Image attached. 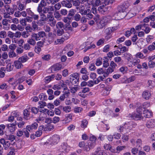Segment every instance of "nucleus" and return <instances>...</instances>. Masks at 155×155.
Returning a JSON list of instances; mask_svg holds the SVG:
<instances>
[{
	"instance_id": "45",
	"label": "nucleus",
	"mask_w": 155,
	"mask_h": 155,
	"mask_svg": "<svg viewBox=\"0 0 155 155\" xmlns=\"http://www.w3.org/2000/svg\"><path fill=\"white\" fill-rule=\"evenodd\" d=\"M136 147H140L142 144V141L140 139H137L136 141Z\"/></svg>"
},
{
	"instance_id": "64",
	"label": "nucleus",
	"mask_w": 155,
	"mask_h": 155,
	"mask_svg": "<svg viewBox=\"0 0 155 155\" xmlns=\"http://www.w3.org/2000/svg\"><path fill=\"white\" fill-rule=\"evenodd\" d=\"M148 66L150 68H153L155 67V63L153 61L150 60L148 62Z\"/></svg>"
},
{
	"instance_id": "27",
	"label": "nucleus",
	"mask_w": 155,
	"mask_h": 155,
	"mask_svg": "<svg viewBox=\"0 0 155 155\" xmlns=\"http://www.w3.org/2000/svg\"><path fill=\"white\" fill-rule=\"evenodd\" d=\"M44 126H41L39 127L38 130L35 133V135L37 137H40L42 134L41 130L44 128Z\"/></svg>"
},
{
	"instance_id": "34",
	"label": "nucleus",
	"mask_w": 155,
	"mask_h": 155,
	"mask_svg": "<svg viewBox=\"0 0 155 155\" xmlns=\"http://www.w3.org/2000/svg\"><path fill=\"white\" fill-rule=\"evenodd\" d=\"M7 34L6 31L5 30L0 31V38H5L7 37Z\"/></svg>"
},
{
	"instance_id": "18",
	"label": "nucleus",
	"mask_w": 155,
	"mask_h": 155,
	"mask_svg": "<svg viewBox=\"0 0 155 155\" xmlns=\"http://www.w3.org/2000/svg\"><path fill=\"white\" fill-rule=\"evenodd\" d=\"M46 19V17L45 15H41L40 19L37 21V23L39 26H41L45 24V21Z\"/></svg>"
},
{
	"instance_id": "21",
	"label": "nucleus",
	"mask_w": 155,
	"mask_h": 155,
	"mask_svg": "<svg viewBox=\"0 0 155 155\" xmlns=\"http://www.w3.org/2000/svg\"><path fill=\"white\" fill-rule=\"evenodd\" d=\"M143 117L146 118H150L152 116V113L148 110H145L143 111Z\"/></svg>"
},
{
	"instance_id": "25",
	"label": "nucleus",
	"mask_w": 155,
	"mask_h": 155,
	"mask_svg": "<svg viewBox=\"0 0 155 155\" xmlns=\"http://www.w3.org/2000/svg\"><path fill=\"white\" fill-rule=\"evenodd\" d=\"M89 140L88 141L89 143H91L92 144H94V146L96 145V141L97 139L96 137L94 136H91L89 138Z\"/></svg>"
},
{
	"instance_id": "7",
	"label": "nucleus",
	"mask_w": 155,
	"mask_h": 155,
	"mask_svg": "<svg viewBox=\"0 0 155 155\" xmlns=\"http://www.w3.org/2000/svg\"><path fill=\"white\" fill-rule=\"evenodd\" d=\"M127 117L131 118L132 119H134L136 120H140L143 118V116L142 115L140 114H138L136 113L129 114L128 115Z\"/></svg>"
},
{
	"instance_id": "22",
	"label": "nucleus",
	"mask_w": 155,
	"mask_h": 155,
	"mask_svg": "<svg viewBox=\"0 0 155 155\" xmlns=\"http://www.w3.org/2000/svg\"><path fill=\"white\" fill-rule=\"evenodd\" d=\"M8 20H7V19H3L2 21V25H3V28L5 30H8L9 28V27H8L7 29V27H5V26H8Z\"/></svg>"
},
{
	"instance_id": "40",
	"label": "nucleus",
	"mask_w": 155,
	"mask_h": 155,
	"mask_svg": "<svg viewBox=\"0 0 155 155\" xmlns=\"http://www.w3.org/2000/svg\"><path fill=\"white\" fill-rule=\"evenodd\" d=\"M37 37H38V40H40L39 38L40 37H44L45 36V32L43 31H41L39 32L38 34H36Z\"/></svg>"
},
{
	"instance_id": "49",
	"label": "nucleus",
	"mask_w": 155,
	"mask_h": 155,
	"mask_svg": "<svg viewBox=\"0 0 155 155\" xmlns=\"http://www.w3.org/2000/svg\"><path fill=\"white\" fill-rule=\"evenodd\" d=\"M5 70L4 68L2 67L0 70V78H3L5 75V73L4 71Z\"/></svg>"
},
{
	"instance_id": "48",
	"label": "nucleus",
	"mask_w": 155,
	"mask_h": 155,
	"mask_svg": "<svg viewBox=\"0 0 155 155\" xmlns=\"http://www.w3.org/2000/svg\"><path fill=\"white\" fill-rule=\"evenodd\" d=\"M64 39L63 38L58 39L55 41L54 43L56 45L61 44L64 42Z\"/></svg>"
},
{
	"instance_id": "24",
	"label": "nucleus",
	"mask_w": 155,
	"mask_h": 155,
	"mask_svg": "<svg viewBox=\"0 0 155 155\" xmlns=\"http://www.w3.org/2000/svg\"><path fill=\"white\" fill-rule=\"evenodd\" d=\"M17 5H18V10L20 11H22L25 8V6L24 5L19 1L17 2Z\"/></svg>"
},
{
	"instance_id": "60",
	"label": "nucleus",
	"mask_w": 155,
	"mask_h": 155,
	"mask_svg": "<svg viewBox=\"0 0 155 155\" xmlns=\"http://www.w3.org/2000/svg\"><path fill=\"white\" fill-rule=\"evenodd\" d=\"M23 48L25 50H29L30 49L31 47L30 45L27 43L24 44Z\"/></svg>"
},
{
	"instance_id": "11",
	"label": "nucleus",
	"mask_w": 155,
	"mask_h": 155,
	"mask_svg": "<svg viewBox=\"0 0 155 155\" xmlns=\"http://www.w3.org/2000/svg\"><path fill=\"white\" fill-rule=\"evenodd\" d=\"M16 122H15V123L8 124L7 125V127L8 128L9 131L11 133H13L16 129Z\"/></svg>"
},
{
	"instance_id": "42",
	"label": "nucleus",
	"mask_w": 155,
	"mask_h": 155,
	"mask_svg": "<svg viewBox=\"0 0 155 155\" xmlns=\"http://www.w3.org/2000/svg\"><path fill=\"white\" fill-rule=\"evenodd\" d=\"M71 82L74 85H75L76 84H78L79 83V79L72 78L71 79Z\"/></svg>"
},
{
	"instance_id": "3",
	"label": "nucleus",
	"mask_w": 155,
	"mask_h": 155,
	"mask_svg": "<svg viewBox=\"0 0 155 155\" xmlns=\"http://www.w3.org/2000/svg\"><path fill=\"white\" fill-rule=\"evenodd\" d=\"M93 3V5H91L92 8L91 11L93 14H96L97 12L96 7L101 5V0H95Z\"/></svg>"
},
{
	"instance_id": "54",
	"label": "nucleus",
	"mask_w": 155,
	"mask_h": 155,
	"mask_svg": "<svg viewBox=\"0 0 155 155\" xmlns=\"http://www.w3.org/2000/svg\"><path fill=\"white\" fill-rule=\"evenodd\" d=\"M61 5L59 3H58L54 5V9L56 11L59 10L61 7Z\"/></svg>"
},
{
	"instance_id": "26",
	"label": "nucleus",
	"mask_w": 155,
	"mask_h": 155,
	"mask_svg": "<svg viewBox=\"0 0 155 155\" xmlns=\"http://www.w3.org/2000/svg\"><path fill=\"white\" fill-rule=\"evenodd\" d=\"M14 64L15 67L17 69L20 68L23 66L21 62L19 60L15 61Z\"/></svg>"
},
{
	"instance_id": "8",
	"label": "nucleus",
	"mask_w": 155,
	"mask_h": 155,
	"mask_svg": "<svg viewBox=\"0 0 155 155\" xmlns=\"http://www.w3.org/2000/svg\"><path fill=\"white\" fill-rule=\"evenodd\" d=\"M27 12L28 15L31 17L32 20L33 19L36 20L38 19L39 17L38 15L35 14L31 10L30 8L27 9Z\"/></svg>"
},
{
	"instance_id": "47",
	"label": "nucleus",
	"mask_w": 155,
	"mask_h": 155,
	"mask_svg": "<svg viewBox=\"0 0 155 155\" xmlns=\"http://www.w3.org/2000/svg\"><path fill=\"white\" fill-rule=\"evenodd\" d=\"M135 57L136 58H138L141 59H143L145 58V57L143 56V54L140 52L137 53L135 55Z\"/></svg>"
},
{
	"instance_id": "62",
	"label": "nucleus",
	"mask_w": 155,
	"mask_h": 155,
	"mask_svg": "<svg viewBox=\"0 0 155 155\" xmlns=\"http://www.w3.org/2000/svg\"><path fill=\"white\" fill-rule=\"evenodd\" d=\"M11 20L12 21V23H13L14 24H18L19 23V19L16 18H13L12 17Z\"/></svg>"
},
{
	"instance_id": "59",
	"label": "nucleus",
	"mask_w": 155,
	"mask_h": 155,
	"mask_svg": "<svg viewBox=\"0 0 155 155\" xmlns=\"http://www.w3.org/2000/svg\"><path fill=\"white\" fill-rule=\"evenodd\" d=\"M5 127V126L3 125L2 124L0 125V135H2L4 134L3 130Z\"/></svg>"
},
{
	"instance_id": "10",
	"label": "nucleus",
	"mask_w": 155,
	"mask_h": 155,
	"mask_svg": "<svg viewBox=\"0 0 155 155\" xmlns=\"http://www.w3.org/2000/svg\"><path fill=\"white\" fill-rule=\"evenodd\" d=\"M82 89L81 91L78 93V95L81 97L84 98L87 96L85 94L89 92L90 89L88 87H85L82 88Z\"/></svg>"
},
{
	"instance_id": "5",
	"label": "nucleus",
	"mask_w": 155,
	"mask_h": 155,
	"mask_svg": "<svg viewBox=\"0 0 155 155\" xmlns=\"http://www.w3.org/2000/svg\"><path fill=\"white\" fill-rule=\"evenodd\" d=\"M126 9V7L124 5H120L117 8L118 15L119 16L125 17L126 15V12L125 11Z\"/></svg>"
},
{
	"instance_id": "55",
	"label": "nucleus",
	"mask_w": 155,
	"mask_h": 155,
	"mask_svg": "<svg viewBox=\"0 0 155 155\" xmlns=\"http://www.w3.org/2000/svg\"><path fill=\"white\" fill-rule=\"evenodd\" d=\"M25 124V122L24 121H19L16 123V125H17L19 128H22Z\"/></svg>"
},
{
	"instance_id": "20",
	"label": "nucleus",
	"mask_w": 155,
	"mask_h": 155,
	"mask_svg": "<svg viewBox=\"0 0 155 155\" xmlns=\"http://www.w3.org/2000/svg\"><path fill=\"white\" fill-rule=\"evenodd\" d=\"M107 77V76L105 74V75H103V76H99L94 81V84H97L101 81H104L106 78Z\"/></svg>"
},
{
	"instance_id": "29",
	"label": "nucleus",
	"mask_w": 155,
	"mask_h": 155,
	"mask_svg": "<svg viewBox=\"0 0 155 155\" xmlns=\"http://www.w3.org/2000/svg\"><path fill=\"white\" fill-rule=\"evenodd\" d=\"M29 59L28 58L27 56H23L20 57L18 60L22 62H25L26 61Z\"/></svg>"
},
{
	"instance_id": "30",
	"label": "nucleus",
	"mask_w": 155,
	"mask_h": 155,
	"mask_svg": "<svg viewBox=\"0 0 155 155\" xmlns=\"http://www.w3.org/2000/svg\"><path fill=\"white\" fill-rule=\"evenodd\" d=\"M13 64L11 63H9L6 66V70L8 71H10L13 70Z\"/></svg>"
},
{
	"instance_id": "31",
	"label": "nucleus",
	"mask_w": 155,
	"mask_h": 155,
	"mask_svg": "<svg viewBox=\"0 0 155 155\" xmlns=\"http://www.w3.org/2000/svg\"><path fill=\"white\" fill-rule=\"evenodd\" d=\"M126 147L124 146H118L116 148L117 151H116V153H119L120 152L121 150H123L125 149Z\"/></svg>"
},
{
	"instance_id": "12",
	"label": "nucleus",
	"mask_w": 155,
	"mask_h": 155,
	"mask_svg": "<svg viewBox=\"0 0 155 155\" xmlns=\"http://www.w3.org/2000/svg\"><path fill=\"white\" fill-rule=\"evenodd\" d=\"M63 65L60 63L56 64L53 65L51 67L52 71H54L60 70L63 68Z\"/></svg>"
},
{
	"instance_id": "2",
	"label": "nucleus",
	"mask_w": 155,
	"mask_h": 155,
	"mask_svg": "<svg viewBox=\"0 0 155 155\" xmlns=\"http://www.w3.org/2000/svg\"><path fill=\"white\" fill-rule=\"evenodd\" d=\"M38 38L37 34L33 33L31 35V38L28 39L27 42L30 45L34 46L36 44V41L38 40Z\"/></svg>"
},
{
	"instance_id": "14",
	"label": "nucleus",
	"mask_w": 155,
	"mask_h": 155,
	"mask_svg": "<svg viewBox=\"0 0 155 155\" xmlns=\"http://www.w3.org/2000/svg\"><path fill=\"white\" fill-rule=\"evenodd\" d=\"M81 4H83L84 2H86L85 4L86 7L87 8H90L91 5H92L93 2L95 0H81Z\"/></svg>"
},
{
	"instance_id": "15",
	"label": "nucleus",
	"mask_w": 155,
	"mask_h": 155,
	"mask_svg": "<svg viewBox=\"0 0 155 155\" xmlns=\"http://www.w3.org/2000/svg\"><path fill=\"white\" fill-rule=\"evenodd\" d=\"M146 125L149 128H153L155 127V120L151 119L148 120L146 123Z\"/></svg>"
},
{
	"instance_id": "1",
	"label": "nucleus",
	"mask_w": 155,
	"mask_h": 155,
	"mask_svg": "<svg viewBox=\"0 0 155 155\" xmlns=\"http://www.w3.org/2000/svg\"><path fill=\"white\" fill-rule=\"evenodd\" d=\"M47 140L46 142L48 143L55 144L57 143L58 142L60 139V137L58 135H54L51 137H47L46 138Z\"/></svg>"
},
{
	"instance_id": "35",
	"label": "nucleus",
	"mask_w": 155,
	"mask_h": 155,
	"mask_svg": "<svg viewBox=\"0 0 155 155\" xmlns=\"http://www.w3.org/2000/svg\"><path fill=\"white\" fill-rule=\"evenodd\" d=\"M72 118V116L68 114L66 117L65 119L63 120V121H65V123H68L71 120Z\"/></svg>"
},
{
	"instance_id": "36",
	"label": "nucleus",
	"mask_w": 155,
	"mask_h": 155,
	"mask_svg": "<svg viewBox=\"0 0 155 155\" xmlns=\"http://www.w3.org/2000/svg\"><path fill=\"white\" fill-rule=\"evenodd\" d=\"M105 74L108 77L110 73H111L114 71V70L110 67H109L107 69L105 70Z\"/></svg>"
},
{
	"instance_id": "50",
	"label": "nucleus",
	"mask_w": 155,
	"mask_h": 155,
	"mask_svg": "<svg viewBox=\"0 0 155 155\" xmlns=\"http://www.w3.org/2000/svg\"><path fill=\"white\" fill-rule=\"evenodd\" d=\"M30 34L28 32V31H23L22 33H21V35L22 36L25 38H28Z\"/></svg>"
},
{
	"instance_id": "37",
	"label": "nucleus",
	"mask_w": 155,
	"mask_h": 155,
	"mask_svg": "<svg viewBox=\"0 0 155 155\" xmlns=\"http://www.w3.org/2000/svg\"><path fill=\"white\" fill-rule=\"evenodd\" d=\"M97 73L99 74L105 75V71L102 68H100L97 70Z\"/></svg>"
},
{
	"instance_id": "38",
	"label": "nucleus",
	"mask_w": 155,
	"mask_h": 155,
	"mask_svg": "<svg viewBox=\"0 0 155 155\" xmlns=\"http://www.w3.org/2000/svg\"><path fill=\"white\" fill-rule=\"evenodd\" d=\"M40 99L42 101L47 100V97L45 93H41L39 96Z\"/></svg>"
},
{
	"instance_id": "56",
	"label": "nucleus",
	"mask_w": 155,
	"mask_h": 155,
	"mask_svg": "<svg viewBox=\"0 0 155 155\" xmlns=\"http://www.w3.org/2000/svg\"><path fill=\"white\" fill-rule=\"evenodd\" d=\"M23 114L25 118L26 119H27L26 118L29 116L30 114L29 112L27 109H25L23 112Z\"/></svg>"
},
{
	"instance_id": "39",
	"label": "nucleus",
	"mask_w": 155,
	"mask_h": 155,
	"mask_svg": "<svg viewBox=\"0 0 155 155\" xmlns=\"http://www.w3.org/2000/svg\"><path fill=\"white\" fill-rule=\"evenodd\" d=\"M88 124V122L86 120H84L81 121V127L83 128H84L87 127Z\"/></svg>"
},
{
	"instance_id": "19",
	"label": "nucleus",
	"mask_w": 155,
	"mask_h": 155,
	"mask_svg": "<svg viewBox=\"0 0 155 155\" xmlns=\"http://www.w3.org/2000/svg\"><path fill=\"white\" fill-rule=\"evenodd\" d=\"M143 97L146 100L149 99L151 96V92L148 91H145L142 93Z\"/></svg>"
},
{
	"instance_id": "13",
	"label": "nucleus",
	"mask_w": 155,
	"mask_h": 155,
	"mask_svg": "<svg viewBox=\"0 0 155 155\" xmlns=\"http://www.w3.org/2000/svg\"><path fill=\"white\" fill-rule=\"evenodd\" d=\"M89 8H88V9L86 10V11H85V12L82 15H86V17L88 18V20L91 19L93 17V15L91 14V11Z\"/></svg>"
},
{
	"instance_id": "61",
	"label": "nucleus",
	"mask_w": 155,
	"mask_h": 155,
	"mask_svg": "<svg viewBox=\"0 0 155 155\" xmlns=\"http://www.w3.org/2000/svg\"><path fill=\"white\" fill-rule=\"evenodd\" d=\"M24 27L23 25L18 24L17 25V29L21 31H23L24 30Z\"/></svg>"
},
{
	"instance_id": "4",
	"label": "nucleus",
	"mask_w": 155,
	"mask_h": 155,
	"mask_svg": "<svg viewBox=\"0 0 155 155\" xmlns=\"http://www.w3.org/2000/svg\"><path fill=\"white\" fill-rule=\"evenodd\" d=\"M110 17H105L102 19L98 24V28L101 29L104 27L107 23L110 22Z\"/></svg>"
},
{
	"instance_id": "33",
	"label": "nucleus",
	"mask_w": 155,
	"mask_h": 155,
	"mask_svg": "<svg viewBox=\"0 0 155 155\" xmlns=\"http://www.w3.org/2000/svg\"><path fill=\"white\" fill-rule=\"evenodd\" d=\"M51 58V56L49 54L43 55L42 56V58L43 60L46 61L49 60Z\"/></svg>"
},
{
	"instance_id": "46",
	"label": "nucleus",
	"mask_w": 155,
	"mask_h": 155,
	"mask_svg": "<svg viewBox=\"0 0 155 155\" xmlns=\"http://www.w3.org/2000/svg\"><path fill=\"white\" fill-rule=\"evenodd\" d=\"M5 138L6 139L10 140L11 142L13 141L15 139V137L13 135H6Z\"/></svg>"
},
{
	"instance_id": "43",
	"label": "nucleus",
	"mask_w": 155,
	"mask_h": 155,
	"mask_svg": "<svg viewBox=\"0 0 155 155\" xmlns=\"http://www.w3.org/2000/svg\"><path fill=\"white\" fill-rule=\"evenodd\" d=\"M74 20L78 21L80 20L81 19V16L79 14L77 13L75 14L74 16Z\"/></svg>"
},
{
	"instance_id": "57",
	"label": "nucleus",
	"mask_w": 155,
	"mask_h": 155,
	"mask_svg": "<svg viewBox=\"0 0 155 155\" xmlns=\"http://www.w3.org/2000/svg\"><path fill=\"white\" fill-rule=\"evenodd\" d=\"M54 17L58 19L59 20L60 19L61 15L58 12L55 11L54 12Z\"/></svg>"
},
{
	"instance_id": "52",
	"label": "nucleus",
	"mask_w": 155,
	"mask_h": 155,
	"mask_svg": "<svg viewBox=\"0 0 155 155\" xmlns=\"http://www.w3.org/2000/svg\"><path fill=\"white\" fill-rule=\"evenodd\" d=\"M118 12H117L115 13L113 16L114 17V19L115 20H119L120 19H122L123 18H124V17L119 16L118 15Z\"/></svg>"
},
{
	"instance_id": "6",
	"label": "nucleus",
	"mask_w": 155,
	"mask_h": 155,
	"mask_svg": "<svg viewBox=\"0 0 155 155\" xmlns=\"http://www.w3.org/2000/svg\"><path fill=\"white\" fill-rule=\"evenodd\" d=\"M137 124L134 122H130L124 124V126L126 128V133H128L130 131L132 128L135 127Z\"/></svg>"
},
{
	"instance_id": "9",
	"label": "nucleus",
	"mask_w": 155,
	"mask_h": 155,
	"mask_svg": "<svg viewBox=\"0 0 155 155\" xmlns=\"http://www.w3.org/2000/svg\"><path fill=\"white\" fill-rule=\"evenodd\" d=\"M47 21L48 24L52 27H54L56 23V20L53 16H50L47 17Z\"/></svg>"
},
{
	"instance_id": "23",
	"label": "nucleus",
	"mask_w": 155,
	"mask_h": 155,
	"mask_svg": "<svg viewBox=\"0 0 155 155\" xmlns=\"http://www.w3.org/2000/svg\"><path fill=\"white\" fill-rule=\"evenodd\" d=\"M61 4L63 6H64L68 8H71L72 7L71 3H69L67 1H63L61 2Z\"/></svg>"
},
{
	"instance_id": "16",
	"label": "nucleus",
	"mask_w": 155,
	"mask_h": 155,
	"mask_svg": "<svg viewBox=\"0 0 155 155\" xmlns=\"http://www.w3.org/2000/svg\"><path fill=\"white\" fill-rule=\"evenodd\" d=\"M94 144L91 143L87 142L85 143L84 147V150L86 151H89L90 149L93 148L95 146H94Z\"/></svg>"
},
{
	"instance_id": "17",
	"label": "nucleus",
	"mask_w": 155,
	"mask_h": 155,
	"mask_svg": "<svg viewBox=\"0 0 155 155\" xmlns=\"http://www.w3.org/2000/svg\"><path fill=\"white\" fill-rule=\"evenodd\" d=\"M46 117V115L45 114L41 113L40 114L39 117L36 119L35 120L38 123H39L40 122H43L45 119Z\"/></svg>"
},
{
	"instance_id": "44",
	"label": "nucleus",
	"mask_w": 155,
	"mask_h": 155,
	"mask_svg": "<svg viewBox=\"0 0 155 155\" xmlns=\"http://www.w3.org/2000/svg\"><path fill=\"white\" fill-rule=\"evenodd\" d=\"M38 104L39 106H38V108H42L46 106L47 105V104L46 102L43 101H40L38 102Z\"/></svg>"
},
{
	"instance_id": "41",
	"label": "nucleus",
	"mask_w": 155,
	"mask_h": 155,
	"mask_svg": "<svg viewBox=\"0 0 155 155\" xmlns=\"http://www.w3.org/2000/svg\"><path fill=\"white\" fill-rule=\"evenodd\" d=\"M107 10V8L105 7L104 5L101 6L98 8V10L101 12H104L106 11Z\"/></svg>"
},
{
	"instance_id": "53",
	"label": "nucleus",
	"mask_w": 155,
	"mask_h": 155,
	"mask_svg": "<svg viewBox=\"0 0 155 155\" xmlns=\"http://www.w3.org/2000/svg\"><path fill=\"white\" fill-rule=\"evenodd\" d=\"M11 145L10 143L8 141H7V142L4 144L3 146L5 149L6 150L10 148V146Z\"/></svg>"
},
{
	"instance_id": "32",
	"label": "nucleus",
	"mask_w": 155,
	"mask_h": 155,
	"mask_svg": "<svg viewBox=\"0 0 155 155\" xmlns=\"http://www.w3.org/2000/svg\"><path fill=\"white\" fill-rule=\"evenodd\" d=\"M104 58H105V60L103 61V65L104 67L106 68L109 66V63L108 62L109 59L107 57Z\"/></svg>"
},
{
	"instance_id": "63",
	"label": "nucleus",
	"mask_w": 155,
	"mask_h": 155,
	"mask_svg": "<svg viewBox=\"0 0 155 155\" xmlns=\"http://www.w3.org/2000/svg\"><path fill=\"white\" fill-rule=\"evenodd\" d=\"M64 25L61 22H58L56 25V27L57 28H61Z\"/></svg>"
},
{
	"instance_id": "58",
	"label": "nucleus",
	"mask_w": 155,
	"mask_h": 155,
	"mask_svg": "<svg viewBox=\"0 0 155 155\" xmlns=\"http://www.w3.org/2000/svg\"><path fill=\"white\" fill-rule=\"evenodd\" d=\"M102 58H98L97 59L96 61L95 64L97 66L101 65L102 64Z\"/></svg>"
},
{
	"instance_id": "28",
	"label": "nucleus",
	"mask_w": 155,
	"mask_h": 155,
	"mask_svg": "<svg viewBox=\"0 0 155 155\" xmlns=\"http://www.w3.org/2000/svg\"><path fill=\"white\" fill-rule=\"evenodd\" d=\"M76 11L74 9H71L68 12V17H73L74 16L76 13Z\"/></svg>"
},
{
	"instance_id": "51",
	"label": "nucleus",
	"mask_w": 155,
	"mask_h": 155,
	"mask_svg": "<svg viewBox=\"0 0 155 155\" xmlns=\"http://www.w3.org/2000/svg\"><path fill=\"white\" fill-rule=\"evenodd\" d=\"M80 13L82 15L86 11V9H85V7L84 5H81L80 7Z\"/></svg>"
}]
</instances>
